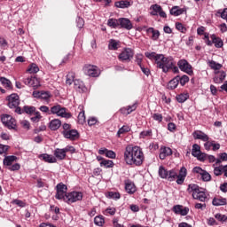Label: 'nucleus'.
Returning a JSON list of instances; mask_svg holds the SVG:
<instances>
[{
    "instance_id": "nucleus-1",
    "label": "nucleus",
    "mask_w": 227,
    "mask_h": 227,
    "mask_svg": "<svg viewBox=\"0 0 227 227\" xmlns=\"http://www.w3.org/2000/svg\"><path fill=\"white\" fill-rule=\"evenodd\" d=\"M124 161L128 166H141L145 162L143 149L137 145H127L124 151Z\"/></svg>"
},
{
    "instance_id": "nucleus-2",
    "label": "nucleus",
    "mask_w": 227,
    "mask_h": 227,
    "mask_svg": "<svg viewBox=\"0 0 227 227\" xmlns=\"http://www.w3.org/2000/svg\"><path fill=\"white\" fill-rule=\"evenodd\" d=\"M159 176L168 182H176L177 185H182L185 182V177L187 176V168L182 167L178 172L175 169L168 170L164 167H160L159 168Z\"/></svg>"
},
{
    "instance_id": "nucleus-3",
    "label": "nucleus",
    "mask_w": 227,
    "mask_h": 227,
    "mask_svg": "<svg viewBox=\"0 0 227 227\" xmlns=\"http://www.w3.org/2000/svg\"><path fill=\"white\" fill-rule=\"evenodd\" d=\"M156 68H160L164 74H168L170 70H172L174 74H178V72H180L173 57H165L164 55L161 56Z\"/></svg>"
},
{
    "instance_id": "nucleus-4",
    "label": "nucleus",
    "mask_w": 227,
    "mask_h": 227,
    "mask_svg": "<svg viewBox=\"0 0 227 227\" xmlns=\"http://www.w3.org/2000/svg\"><path fill=\"white\" fill-rule=\"evenodd\" d=\"M62 136H64L65 139H69V141H77L81 135L77 129H72V125L69 123H64L62 125Z\"/></svg>"
},
{
    "instance_id": "nucleus-5",
    "label": "nucleus",
    "mask_w": 227,
    "mask_h": 227,
    "mask_svg": "<svg viewBox=\"0 0 227 227\" xmlns=\"http://www.w3.org/2000/svg\"><path fill=\"white\" fill-rule=\"evenodd\" d=\"M13 162H17V156H5L3 160L4 166H5L9 171H19V169H20V164H13Z\"/></svg>"
},
{
    "instance_id": "nucleus-6",
    "label": "nucleus",
    "mask_w": 227,
    "mask_h": 227,
    "mask_svg": "<svg viewBox=\"0 0 227 227\" xmlns=\"http://www.w3.org/2000/svg\"><path fill=\"white\" fill-rule=\"evenodd\" d=\"M49 114H57L60 118H72V114L67 112V108L61 106V105H55L51 108Z\"/></svg>"
},
{
    "instance_id": "nucleus-7",
    "label": "nucleus",
    "mask_w": 227,
    "mask_h": 227,
    "mask_svg": "<svg viewBox=\"0 0 227 227\" xmlns=\"http://www.w3.org/2000/svg\"><path fill=\"white\" fill-rule=\"evenodd\" d=\"M56 194L55 198L56 200H62V201H65L67 200V195L68 194V186H67L63 183H59L55 187Z\"/></svg>"
},
{
    "instance_id": "nucleus-8",
    "label": "nucleus",
    "mask_w": 227,
    "mask_h": 227,
    "mask_svg": "<svg viewBox=\"0 0 227 227\" xmlns=\"http://www.w3.org/2000/svg\"><path fill=\"white\" fill-rule=\"evenodd\" d=\"M2 123L10 130H17V121L10 114H3L1 116Z\"/></svg>"
},
{
    "instance_id": "nucleus-9",
    "label": "nucleus",
    "mask_w": 227,
    "mask_h": 227,
    "mask_svg": "<svg viewBox=\"0 0 227 227\" xmlns=\"http://www.w3.org/2000/svg\"><path fill=\"white\" fill-rule=\"evenodd\" d=\"M65 203L72 205V203H77V201H82V192H70L67 194Z\"/></svg>"
},
{
    "instance_id": "nucleus-10",
    "label": "nucleus",
    "mask_w": 227,
    "mask_h": 227,
    "mask_svg": "<svg viewBox=\"0 0 227 227\" xmlns=\"http://www.w3.org/2000/svg\"><path fill=\"white\" fill-rule=\"evenodd\" d=\"M134 58V50L125 48L119 55L118 59L122 63H129Z\"/></svg>"
},
{
    "instance_id": "nucleus-11",
    "label": "nucleus",
    "mask_w": 227,
    "mask_h": 227,
    "mask_svg": "<svg viewBox=\"0 0 227 227\" xmlns=\"http://www.w3.org/2000/svg\"><path fill=\"white\" fill-rule=\"evenodd\" d=\"M83 74L89 77H98L100 75V69L97 66L86 64L83 67Z\"/></svg>"
},
{
    "instance_id": "nucleus-12",
    "label": "nucleus",
    "mask_w": 227,
    "mask_h": 227,
    "mask_svg": "<svg viewBox=\"0 0 227 227\" xmlns=\"http://www.w3.org/2000/svg\"><path fill=\"white\" fill-rule=\"evenodd\" d=\"M33 97L35 98H39L40 100H43L46 104H49L51 102V98H52V94H51V91H45V90H35L33 92Z\"/></svg>"
},
{
    "instance_id": "nucleus-13",
    "label": "nucleus",
    "mask_w": 227,
    "mask_h": 227,
    "mask_svg": "<svg viewBox=\"0 0 227 227\" xmlns=\"http://www.w3.org/2000/svg\"><path fill=\"white\" fill-rule=\"evenodd\" d=\"M7 106L10 109H13V107H19L20 105V98L17 93H12L6 97Z\"/></svg>"
},
{
    "instance_id": "nucleus-14",
    "label": "nucleus",
    "mask_w": 227,
    "mask_h": 227,
    "mask_svg": "<svg viewBox=\"0 0 227 227\" xmlns=\"http://www.w3.org/2000/svg\"><path fill=\"white\" fill-rule=\"evenodd\" d=\"M177 67L181 69L182 72H185L188 75H192L194 71H192V66L189 64L186 59H180L177 62Z\"/></svg>"
},
{
    "instance_id": "nucleus-15",
    "label": "nucleus",
    "mask_w": 227,
    "mask_h": 227,
    "mask_svg": "<svg viewBox=\"0 0 227 227\" xmlns=\"http://www.w3.org/2000/svg\"><path fill=\"white\" fill-rule=\"evenodd\" d=\"M23 82L27 86H30L31 88H34V90H38V88L42 86V84H40V79L35 76L25 78L23 80Z\"/></svg>"
},
{
    "instance_id": "nucleus-16",
    "label": "nucleus",
    "mask_w": 227,
    "mask_h": 227,
    "mask_svg": "<svg viewBox=\"0 0 227 227\" xmlns=\"http://www.w3.org/2000/svg\"><path fill=\"white\" fill-rule=\"evenodd\" d=\"M192 171L198 175H200L203 182H210V180H212V176H210L207 170H204L200 167L193 168Z\"/></svg>"
},
{
    "instance_id": "nucleus-17",
    "label": "nucleus",
    "mask_w": 227,
    "mask_h": 227,
    "mask_svg": "<svg viewBox=\"0 0 227 227\" xmlns=\"http://www.w3.org/2000/svg\"><path fill=\"white\" fill-rule=\"evenodd\" d=\"M192 155L197 157L199 160H205V158H203L205 154L201 153V147L198 144L192 145Z\"/></svg>"
},
{
    "instance_id": "nucleus-18",
    "label": "nucleus",
    "mask_w": 227,
    "mask_h": 227,
    "mask_svg": "<svg viewBox=\"0 0 227 227\" xmlns=\"http://www.w3.org/2000/svg\"><path fill=\"white\" fill-rule=\"evenodd\" d=\"M119 27L130 31V29H132V27H134L132 26V22L130 21V20L127 18H119Z\"/></svg>"
},
{
    "instance_id": "nucleus-19",
    "label": "nucleus",
    "mask_w": 227,
    "mask_h": 227,
    "mask_svg": "<svg viewBox=\"0 0 227 227\" xmlns=\"http://www.w3.org/2000/svg\"><path fill=\"white\" fill-rule=\"evenodd\" d=\"M172 212L177 215H187V214H189V207H184L182 205H176L173 207Z\"/></svg>"
},
{
    "instance_id": "nucleus-20",
    "label": "nucleus",
    "mask_w": 227,
    "mask_h": 227,
    "mask_svg": "<svg viewBox=\"0 0 227 227\" xmlns=\"http://www.w3.org/2000/svg\"><path fill=\"white\" fill-rule=\"evenodd\" d=\"M163 55L164 54H157L155 51H153V52L146 51L145 53V58H148V59H154L156 67L159 65Z\"/></svg>"
},
{
    "instance_id": "nucleus-21",
    "label": "nucleus",
    "mask_w": 227,
    "mask_h": 227,
    "mask_svg": "<svg viewBox=\"0 0 227 227\" xmlns=\"http://www.w3.org/2000/svg\"><path fill=\"white\" fill-rule=\"evenodd\" d=\"M194 139H200V141H209L210 137L207 133L201 131V130H195L192 133Z\"/></svg>"
},
{
    "instance_id": "nucleus-22",
    "label": "nucleus",
    "mask_w": 227,
    "mask_h": 227,
    "mask_svg": "<svg viewBox=\"0 0 227 227\" xmlns=\"http://www.w3.org/2000/svg\"><path fill=\"white\" fill-rule=\"evenodd\" d=\"M53 155L59 160H65L67 159V153L64 148L63 149H59V148L55 149L53 152Z\"/></svg>"
},
{
    "instance_id": "nucleus-23",
    "label": "nucleus",
    "mask_w": 227,
    "mask_h": 227,
    "mask_svg": "<svg viewBox=\"0 0 227 227\" xmlns=\"http://www.w3.org/2000/svg\"><path fill=\"white\" fill-rule=\"evenodd\" d=\"M193 200H198L199 201H202L205 203L207 201V193L199 190L197 192L192 193Z\"/></svg>"
},
{
    "instance_id": "nucleus-24",
    "label": "nucleus",
    "mask_w": 227,
    "mask_h": 227,
    "mask_svg": "<svg viewBox=\"0 0 227 227\" xmlns=\"http://www.w3.org/2000/svg\"><path fill=\"white\" fill-rule=\"evenodd\" d=\"M169 155H173V151L169 147H161L160 150V159L164 160L166 157H169Z\"/></svg>"
},
{
    "instance_id": "nucleus-25",
    "label": "nucleus",
    "mask_w": 227,
    "mask_h": 227,
    "mask_svg": "<svg viewBox=\"0 0 227 227\" xmlns=\"http://www.w3.org/2000/svg\"><path fill=\"white\" fill-rule=\"evenodd\" d=\"M187 10L185 8H180L179 6H173L170 9V15L174 17H179V15H184Z\"/></svg>"
},
{
    "instance_id": "nucleus-26",
    "label": "nucleus",
    "mask_w": 227,
    "mask_h": 227,
    "mask_svg": "<svg viewBox=\"0 0 227 227\" xmlns=\"http://www.w3.org/2000/svg\"><path fill=\"white\" fill-rule=\"evenodd\" d=\"M0 82L7 91H12L13 90V83H12V81L8 80L6 77H0Z\"/></svg>"
},
{
    "instance_id": "nucleus-27",
    "label": "nucleus",
    "mask_w": 227,
    "mask_h": 227,
    "mask_svg": "<svg viewBox=\"0 0 227 227\" xmlns=\"http://www.w3.org/2000/svg\"><path fill=\"white\" fill-rule=\"evenodd\" d=\"M136 109H137V104L135 103L131 106H129L127 107H122L120 109V113L121 114H125L126 116L130 114V113H133V111H136Z\"/></svg>"
},
{
    "instance_id": "nucleus-28",
    "label": "nucleus",
    "mask_w": 227,
    "mask_h": 227,
    "mask_svg": "<svg viewBox=\"0 0 227 227\" xmlns=\"http://www.w3.org/2000/svg\"><path fill=\"white\" fill-rule=\"evenodd\" d=\"M74 90L79 91V93H86V91H88V88H86L84 83L79 80L74 81Z\"/></svg>"
},
{
    "instance_id": "nucleus-29",
    "label": "nucleus",
    "mask_w": 227,
    "mask_h": 227,
    "mask_svg": "<svg viewBox=\"0 0 227 227\" xmlns=\"http://www.w3.org/2000/svg\"><path fill=\"white\" fill-rule=\"evenodd\" d=\"M179 79L180 75H177L170 80L167 85L168 90H176V88H178V84H180V82L178 81Z\"/></svg>"
},
{
    "instance_id": "nucleus-30",
    "label": "nucleus",
    "mask_w": 227,
    "mask_h": 227,
    "mask_svg": "<svg viewBox=\"0 0 227 227\" xmlns=\"http://www.w3.org/2000/svg\"><path fill=\"white\" fill-rule=\"evenodd\" d=\"M98 153L99 155H106V157H108V159H116V153L106 148L99 149Z\"/></svg>"
},
{
    "instance_id": "nucleus-31",
    "label": "nucleus",
    "mask_w": 227,
    "mask_h": 227,
    "mask_svg": "<svg viewBox=\"0 0 227 227\" xmlns=\"http://www.w3.org/2000/svg\"><path fill=\"white\" fill-rule=\"evenodd\" d=\"M147 35H152L151 38L154 42H157L159 40V36H160V32L159 30H155L153 27H149L146 29Z\"/></svg>"
},
{
    "instance_id": "nucleus-32",
    "label": "nucleus",
    "mask_w": 227,
    "mask_h": 227,
    "mask_svg": "<svg viewBox=\"0 0 227 227\" xmlns=\"http://www.w3.org/2000/svg\"><path fill=\"white\" fill-rule=\"evenodd\" d=\"M39 159L42 160H44V162H49V164H54L57 162L56 158H54L52 155H50L48 153H43L39 155Z\"/></svg>"
},
{
    "instance_id": "nucleus-33",
    "label": "nucleus",
    "mask_w": 227,
    "mask_h": 227,
    "mask_svg": "<svg viewBox=\"0 0 227 227\" xmlns=\"http://www.w3.org/2000/svg\"><path fill=\"white\" fill-rule=\"evenodd\" d=\"M107 26L113 29L120 27V19L110 18L107 20Z\"/></svg>"
},
{
    "instance_id": "nucleus-34",
    "label": "nucleus",
    "mask_w": 227,
    "mask_h": 227,
    "mask_svg": "<svg viewBox=\"0 0 227 227\" xmlns=\"http://www.w3.org/2000/svg\"><path fill=\"white\" fill-rule=\"evenodd\" d=\"M211 40H212L213 43L215 44V47H216V49H221V47H223V40L221 39V37H216L215 35H212Z\"/></svg>"
},
{
    "instance_id": "nucleus-35",
    "label": "nucleus",
    "mask_w": 227,
    "mask_h": 227,
    "mask_svg": "<svg viewBox=\"0 0 227 227\" xmlns=\"http://www.w3.org/2000/svg\"><path fill=\"white\" fill-rule=\"evenodd\" d=\"M49 127L51 130H58L61 127V121L59 119H54L51 121Z\"/></svg>"
},
{
    "instance_id": "nucleus-36",
    "label": "nucleus",
    "mask_w": 227,
    "mask_h": 227,
    "mask_svg": "<svg viewBox=\"0 0 227 227\" xmlns=\"http://www.w3.org/2000/svg\"><path fill=\"white\" fill-rule=\"evenodd\" d=\"M109 51H118L120 49V43L114 39H111L108 43Z\"/></svg>"
},
{
    "instance_id": "nucleus-37",
    "label": "nucleus",
    "mask_w": 227,
    "mask_h": 227,
    "mask_svg": "<svg viewBox=\"0 0 227 227\" xmlns=\"http://www.w3.org/2000/svg\"><path fill=\"white\" fill-rule=\"evenodd\" d=\"M130 130H131L130 126L123 125L117 131V137H121V136H123V134H127V133L130 132Z\"/></svg>"
},
{
    "instance_id": "nucleus-38",
    "label": "nucleus",
    "mask_w": 227,
    "mask_h": 227,
    "mask_svg": "<svg viewBox=\"0 0 227 227\" xmlns=\"http://www.w3.org/2000/svg\"><path fill=\"white\" fill-rule=\"evenodd\" d=\"M114 6L116 8H129V6H130V2L127 1V0H121V1H117L114 3Z\"/></svg>"
},
{
    "instance_id": "nucleus-39",
    "label": "nucleus",
    "mask_w": 227,
    "mask_h": 227,
    "mask_svg": "<svg viewBox=\"0 0 227 227\" xmlns=\"http://www.w3.org/2000/svg\"><path fill=\"white\" fill-rule=\"evenodd\" d=\"M150 10H153V12H150L151 15L155 17V16L159 15L160 11L162 10V7L156 4L151 5Z\"/></svg>"
},
{
    "instance_id": "nucleus-40",
    "label": "nucleus",
    "mask_w": 227,
    "mask_h": 227,
    "mask_svg": "<svg viewBox=\"0 0 227 227\" xmlns=\"http://www.w3.org/2000/svg\"><path fill=\"white\" fill-rule=\"evenodd\" d=\"M27 72H28V74H38L40 67H38V65L32 63L28 66Z\"/></svg>"
},
{
    "instance_id": "nucleus-41",
    "label": "nucleus",
    "mask_w": 227,
    "mask_h": 227,
    "mask_svg": "<svg viewBox=\"0 0 227 227\" xmlns=\"http://www.w3.org/2000/svg\"><path fill=\"white\" fill-rule=\"evenodd\" d=\"M207 65L212 70H221V68H223V65H221L214 60H209L207 62Z\"/></svg>"
},
{
    "instance_id": "nucleus-42",
    "label": "nucleus",
    "mask_w": 227,
    "mask_h": 227,
    "mask_svg": "<svg viewBox=\"0 0 227 227\" xmlns=\"http://www.w3.org/2000/svg\"><path fill=\"white\" fill-rule=\"evenodd\" d=\"M105 223L106 219L102 215H99L94 218V223L96 224V226H104Z\"/></svg>"
},
{
    "instance_id": "nucleus-43",
    "label": "nucleus",
    "mask_w": 227,
    "mask_h": 227,
    "mask_svg": "<svg viewBox=\"0 0 227 227\" xmlns=\"http://www.w3.org/2000/svg\"><path fill=\"white\" fill-rule=\"evenodd\" d=\"M72 82L75 83V73L74 72H69L67 74V80H66V83L68 84L69 86H71Z\"/></svg>"
},
{
    "instance_id": "nucleus-44",
    "label": "nucleus",
    "mask_w": 227,
    "mask_h": 227,
    "mask_svg": "<svg viewBox=\"0 0 227 227\" xmlns=\"http://www.w3.org/2000/svg\"><path fill=\"white\" fill-rule=\"evenodd\" d=\"M212 204L215 207H221L223 205H226V199H223V198H215L212 201Z\"/></svg>"
},
{
    "instance_id": "nucleus-45",
    "label": "nucleus",
    "mask_w": 227,
    "mask_h": 227,
    "mask_svg": "<svg viewBox=\"0 0 227 227\" xmlns=\"http://www.w3.org/2000/svg\"><path fill=\"white\" fill-rule=\"evenodd\" d=\"M152 136H153V131H152V129L144 130L140 132L139 138L146 139V137H152Z\"/></svg>"
},
{
    "instance_id": "nucleus-46",
    "label": "nucleus",
    "mask_w": 227,
    "mask_h": 227,
    "mask_svg": "<svg viewBox=\"0 0 227 227\" xmlns=\"http://www.w3.org/2000/svg\"><path fill=\"white\" fill-rule=\"evenodd\" d=\"M125 189L128 194H134V192H136V185L132 183H127Z\"/></svg>"
},
{
    "instance_id": "nucleus-47",
    "label": "nucleus",
    "mask_w": 227,
    "mask_h": 227,
    "mask_svg": "<svg viewBox=\"0 0 227 227\" xmlns=\"http://www.w3.org/2000/svg\"><path fill=\"white\" fill-rule=\"evenodd\" d=\"M176 98L179 104H184L189 98V93H181Z\"/></svg>"
},
{
    "instance_id": "nucleus-48",
    "label": "nucleus",
    "mask_w": 227,
    "mask_h": 227,
    "mask_svg": "<svg viewBox=\"0 0 227 227\" xmlns=\"http://www.w3.org/2000/svg\"><path fill=\"white\" fill-rule=\"evenodd\" d=\"M106 198H109L110 200H120L121 196L120 195V192H108L106 194Z\"/></svg>"
},
{
    "instance_id": "nucleus-49",
    "label": "nucleus",
    "mask_w": 227,
    "mask_h": 227,
    "mask_svg": "<svg viewBox=\"0 0 227 227\" xmlns=\"http://www.w3.org/2000/svg\"><path fill=\"white\" fill-rule=\"evenodd\" d=\"M220 159L216 160V162L213 165L214 168H215V166H219V164H221V162H224L227 160V153H223L219 154Z\"/></svg>"
},
{
    "instance_id": "nucleus-50",
    "label": "nucleus",
    "mask_w": 227,
    "mask_h": 227,
    "mask_svg": "<svg viewBox=\"0 0 227 227\" xmlns=\"http://www.w3.org/2000/svg\"><path fill=\"white\" fill-rule=\"evenodd\" d=\"M200 191V186L198 184H191L188 185L187 188V192H189V194H191V192H198Z\"/></svg>"
},
{
    "instance_id": "nucleus-51",
    "label": "nucleus",
    "mask_w": 227,
    "mask_h": 227,
    "mask_svg": "<svg viewBox=\"0 0 227 227\" xmlns=\"http://www.w3.org/2000/svg\"><path fill=\"white\" fill-rule=\"evenodd\" d=\"M78 123L80 125H84L86 123V115L84 114V110L80 112L78 114Z\"/></svg>"
},
{
    "instance_id": "nucleus-52",
    "label": "nucleus",
    "mask_w": 227,
    "mask_h": 227,
    "mask_svg": "<svg viewBox=\"0 0 227 227\" xmlns=\"http://www.w3.org/2000/svg\"><path fill=\"white\" fill-rule=\"evenodd\" d=\"M35 111L36 107L35 106H25L23 107V113H26V114H33Z\"/></svg>"
},
{
    "instance_id": "nucleus-53",
    "label": "nucleus",
    "mask_w": 227,
    "mask_h": 227,
    "mask_svg": "<svg viewBox=\"0 0 227 227\" xmlns=\"http://www.w3.org/2000/svg\"><path fill=\"white\" fill-rule=\"evenodd\" d=\"M100 166H104L105 168H113V166H114V163L113 162V160H103L100 162Z\"/></svg>"
},
{
    "instance_id": "nucleus-54",
    "label": "nucleus",
    "mask_w": 227,
    "mask_h": 227,
    "mask_svg": "<svg viewBox=\"0 0 227 227\" xmlns=\"http://www.w3.org/2000/svg\"><path fill=\"white\" fill-rule=\"evenodd\" d=\"M114 214H116V207H108L104 212L105 215H114Z\"/></svg>"
},
{
    "instance_id": "nucleus-55",
    "label": "nucleus",
    "mask_w": 227,
    "mask_h": 227,
    "mask_svg": "<svg viewBox=\"0 0 227 227\" xmlns=\"http://www.w3.org/2000/svg\"><path fill=\"white\" fill-rule=\"evenodd\" d=\"M217 15H220L221 19H223L227 22V8H224L223 10H218Z\"/></svg>"
},
{
    "instance_id": "nucleus-56",
    "label": "nucleus",
    "mask_w": 227,
    "mask_h": 227,
    "mask_svg": "<svg viewBox=\"0 0 227 227\" xmlns=\"http://www.w3.org/2000/svg\"><path fill=\"white\" fill-rule=\"evenodd\" d=\"M135 62L138 67H143V54H137L135 57Z\"/></svg>"
},
{
    "instance_id": "nucleus-57",
    "label": "nucleus",
    "mask_w": 227,
    "mask_h": 227,
    "mask_svg": "<svg viewBox=\"0 0 227 227\" xmlns=\"http://www.w3.org/2000/svg\"><path fill=\"white\" fill-rule=\"evenodd\" d=\"M12 205H17V207H20V208H24V207H26V202H24L20 200H17V199L13 200L12 201Z\"/></svg>"
},
{
    "instance_id": "nucleus-58",
    "label": "nucleus",
    "mask_w": 227,
    "mask_h": 227,
    "mask_svg": "<svg viewBox=\"0 0 227 227\" xmlns=\"http://www.w3.org/2000/svg\"><path fill=\"white\" fill-rule=\"evenodd\" d=\"M181 86H185V84H187V82H189V76L187 75H183L182 77L179 76V79H178Z\"/></svg>"
},
{
    "instance_id": "nucleus-59",
    "label": "nucleus",
    "mask_w": 227,
    "mask_h": 227,
    "mask_svg": "<svg viewBox=\"0 0 227 227\" xmlns=\"http://www.w3.org/2000/svg\"><path fill=\"white\" fill-rule=\"evenodd\" d=\"M176 29H177V31H180L181 33H185V31H187V28H185V27H184V24L180 22L176 23Z\"/></svg>"
},
{
    "instance_id": "nucleus-60",
    "label": "nucleus",
    "mask_w": 227,
    "mask_h": 227,
    "mask_svg": "<svg viewBox=\"0 0 227 227\" xmlns=\"http://www.w3.org/2000/svg\"><path fill=\"white\" fill-rule=\"evenodd\" d=\"M162 114H153V120H154L155 121H157L158 123L162 122Z\"/></svg>"
},
{
    "instance_id": "nucleus-61",
    "label": "nucleus",
    "mask_w": 227,
    "mask_h": 227,
    "mask_svg": "<svg viewBox=\"0 0 227 227\" xmlns=\"http://www.w3.org/2000/svg\"><path fill=\"white\" fill-rule=\"evenodd\" d=\"M10 150V145H4L3 144H0V155H3V153H6Z\"/></svg>"
},
{
    "instance_id": "nucleus-62",
    "label": "nucleus",
    "mask_w": 227,
    "mask_h": 227,
    "mask_svg": "<svg viewBox=\"0 0 227 227\" xmlns=\"http://www.w3.org/2000/svg\"><path fill=\"white\" fill-rule=\"evenodd\" d=\"M64 151L66 152V153H75V147H74L73 145H67L64 148Z\"/></svg>"
},
{
    "instance_id": "nucleus-63",
    "label": "nucleus",
    "mask_w": 227,
    "mask_h": 227,
    "mask_svg": "<svg viewBox=\"0 0 227 227\" xmlns=\"http://www.w3.org/2000/svg\"><path fill=\"white\" fill-rule=\"evenodd\" d=\"M215 219H217V221H222L223 223H224L225 221H227V216L226 215H221V214H216L215 215Z\"/></svg>"
},
{
    "instance_id": "nucleus-64",
    "label": "nucleus",
    "mask_w": 227,
    "mask_h": 227,
    "mask_svg": "<svg viewBox=\"0 0 227 227\" xmlns=\"http://www.w3.org/2000/svg\"><path fill=\"white\" fill-rule=\"evenodd\" d=\"M143 74H145V75H146L148 77V75H150L151 72H150V68L148 67H145V66H141L140 67Z\"/></svg>"
}]
</instances>
